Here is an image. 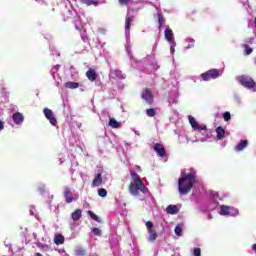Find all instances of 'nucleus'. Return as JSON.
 I'll return each mask as SVG.
<instances>
[{
    "label": "nucleus",
    "mask_w": 256,
    "mask_h": 256,
    "mask_svg": "<svg viewBox=\"0 0 256 256\" xmlns=\"http://www.w3.org/2000/svg\"><path fill=\"white\" fill-rule=\"evenodd\" d=\"M198 181L197 172L195 170H191L189 173L182 171L178 180V191L180 195H187V193L193 189V185H196Z\"/></svg>",
    "instance_id": "obj_1"
},
{
    "label": "nucleus",
    "mask_w": 256,
    "mask_h": 256,
    "mask_svg": "<svg viewBox=\"0 0 256 256\" xmlns=\"http://www.w3.org/2000/svg\"><path fill=\"white\" fill-rule=\"evenodd\" d=\"M188 121L194 131H196V139L192 143H205L209 141L212 137L211 130L207 129L205 124H200L197 122L195 117L189 115Z\"/></svg>",
    "instance_id": "obj_2"
},
{
    "label": "nucleus",
    "mask_w": 256,
    "mask_h": 256,
    "mask_svg": "<svg viewBox=\"0 0 256 256\" xmlns=\"http://www.w3.org/2000/svg\"><path fill=\"white\" fill-rule=\"evenodd\" d=\"M133 19L134 17L129 15V11L127 13L126 16V21H125V37H126V52L127 55L129 57V59L131 60V65L134 67V69H141L142 65H143V61H137V59H135L133 57V53L131 52V23H133Z\"/></svg>",
    "instance_id": "obj_3"
},
{
    "label": "nucleus",
    "mask_w": 256,
    "mask_h": 256,
    "mask_svg": "<svg viewBox=\"0 0 256 256\" xmlns=\"http://www.w3.org/2000/svg\"><path fill=\"white\" fill-rule=\"evenodd\" d=\"M130 175L132 177V181L129 186L130 194L134 197H137V195H139V191L141 193H147V188L145 187V184H143V181L141 180V177H139V174L134 170H131Z\"/></svg>",
    "instance_id": "obj_4"
},
{
    "label": "nucleus",
    "mask_w": 256,
    "mask_h": 256,
    "mask_svg": "<svg viewBox=\"0 0 256 256\" xmlns=\"http://www.w3.org/2000/svg\"><path fill=\"white\" fill-rule=\"evenodd\" d=\"M237 81L238 83H240V85H242V87H245V89H252V93H256V83L255 80H253V78H251L250 76L247 75H241L237 77Z\"/></svg>",
    "instance_id": "obj_5"
},
{
    "label": "nucleus",
    "mask_w": 256,
    "mask_h": 256,
    "mask_svg": "<svg viewBox=\"0 0 256 256\" xmlns=\"http://www.w3.org/2000/svg\"><path fill=\"white\" fill-rule=\"evenodd\" d=\"M223 75V70L220 69H210L200 75L201 81H211L219 79Z\"/></svg>",
    "instance_id": "obj_6"
},
{
    "label": "nucleus",
    "mask_w": 256,
    "mask_h": 256,
    "mask_svg": "<svg viewBox=\"0 0 256 256\" xmlns=\"http://www.w3.org/2000/svg\"><path fill=\"white\" fill-rule=\"evenodd\" d=\"M219 214L223 217H239V209L233 206L221 205Z\"/></svg>",
    "instance_id": "obj_7"
},
{
    "label": "nucleus",
    "mask_w": 256,
    "mask_h": 256,
    "mask_svg": "<svg viewBox=\"0 0 256 256\" xmlns=\"http://www.w3.org/2000/svg\"><path fill=\"white\" fill-rule=\"evenodd\" d=\"M145 226L148 233L147 241L149 243L155 242L157 240V231L155 230V225L151 221H146Z\"/></svg>",
    "instance_id": "obj_8"
},
{
    "label": "nucleus",
    "mask_w": 256,
    "mask_h": 256,
    "mask_svg": "<svg viewBox=\"0 0 256 256\" xmlns=\"http://www.w3.org/2000/svg\"><path fill=\"white\" fill-rule=\"evenodd\" d=\"M167 102L169 107L177 105L179 102V87L173 86L172 90L168 93Z\"/></svg>",
    "instance_id": "obj_9"
},
{
    "label": "nucleus",
    "mask_w": 256,
    "mask_h": 256,
    "mask_svg": "<svg viewBox=\"0 0 256 256\" xmlns=\"http://www.w3.org/2000/svg\"><path fill=\"white\" fill-rule=\"evenodd\" d=\"M63 197L65 199V203L68 204L73 203V201H77V199H79V196L77 194H73L71 188L69 187H64Z\"/></svg>",
    "instance_id": "obj_10"
},
{
    "label": "nucleus",
    "mask_w": 256,
    "mask_h": 256,
    "mask_svg": "<svg viewBox=\"0 0 256 256\" xmlns=\"http://www.w3.org/2000/svg\"><path fill=\"white\" fill-rule=\"evenodd\" d=\"M75 29L77 31H81L85 25H87V18L85 17V13L81 12L78 14V19L74 21Z\"/></svg>",
    "instance_id": "obj_11"
},
{
    "label": "nucleus",
    "mask_w": 256,
    "mask_h": 256,
    "mask_svg": "<svg viewBox=\"0 0 256 256\" xmlns=\"http://www.w3.org/2000/svg\"><path fill=\"white\" fill-rule=\"evenodd\" d=\"M105 183H107V179L103 177L102 173H98L92 181V187H101V185H105Z\"/></svg>",
    "instance_id": "obj_12"
},
{
    "label": "nucleus",
    "mask_w": 256,
    "mask_h": 256,
    "mask_svg": "<svg viewBox=\"0 0 256 256\" xmlns=\"http://www.w3.org/2000/svg\"><path fill=\"white\" fill-rule=\"evenodd\" d=\"M148 5H152V7L156 8L157 11V15H158V23H159V29H161L163 27V25H165V17H163V14H161V8L159 6H157L155 3L153 2H149L147 1Z\"/></svg>",
    "instance_id": "obj_13"
},
{
    "label": "nucleus",
    "mask_w": 256,
    "mask_h": 256,
    "mask_svg": "<svg viewBox=\"0 0 256 256\" xmlns=\"http://www.w3.org/2000/svg\"><path fill=\"white\" fill-rule=\"evenodd\" d=\"M12 121L14 125L20 127V125H23V122L25 121V116L23 115V113L16 111L12 114Z\"/></svg>",
    "instance_id": "obj_14"
},
{
    "label": "nucleus",
    "mask_w": 256,
    "mask_h": 256,
    "mask_svg": "<svg viewBox=\"0 0 256 256\" xmlns=\"http://www.w3.org/2000/svg\"><path fill=\"white\" fill-rule=\"evenodd\" d=\"M44 115L46 119L53 125L54 127L57 126V118H55V114H53V111L49 108L44 109Z\"/></svg>",
    "instance_id": "obj_15"
},
{
    "label": "nucleus",
    "mask_w": 256,
    "mask_h": 256,
    "mask_svg": "<svg viewBox=\"0 0 256 256\" xmlns=\"http://www.w3.org/2000/svg\"><path fill=\"white\" fill-rule=\"evenodd\" d=\"M142 99H144V101L148 103V105H151V103H153V93L151 92V90L145 89L142 92Z\"/></svg>",
    "instance_id": "obj_16"
},
{
    "label": "nucleus",
    "mask_w": 256,
    "mask_h": 256,
    "mask_svg": "<svg viewBox=\"0 0 256 256\" xmlns=\"http://www.w3.org/2000/svg\"><path fill=\"white\" fill-rule=\"evenodd\" d=\"M164 37L169 44L175 43V34H173V30H171L169 27H167L164 31Z\"/></svg>",
    "instance_id": "obj_17"
},
{
    "label": "nucleus",
    "mask_w": 256,
    "mask_h": 256,
    "mask_svg": "<svg viewBox=\"0 0 256 256\" xmlns=\"http://www.w3.org/2000/svg\"><path fill=\"white\" fill-rule=\"evenodd\" d=\"M153 149L157 153L158 157H165V155L167 153L165 151V147L162 146V144H159V143L154 144Z\"/></svg>",
    "instance_id": "obj_18"
},
{
    "label": "nucleus",
    "mask_w": 256,
    "mask_h": 256,
    "mask_svg": "<svg viewBox=\"0 0 256 256\" xmlns=\"http://www.w3.org/2000/svg\"><path fill=\"white\" fill-rule=\"evenodd\" d=\"M109 77L110 79H125V74L121 70H111Z\"/></svg>",
    "instance_id": "obj_19"
},
{
    "label": "nucleus",
    "mask_w": 256,
    "mask_h": 256,
    "mask_svg": "<svg viewBox=\"0 0 256 256\" xmlns=\"http://www.w3.org/2000/svg\"><path fill=\"white\" fill-rule=\"evenodd\" d=\"M247 145H249V142L247 140H241L235 147L234 151L237 153H240V151H243L246 149Z\"/></svg>",
    "instance_id": "obj_20"
},
{
    "label": "nucleus",
    "mask_w": 256,
    "mask_h": 256,
    "mask_svg": "<svg viewBox=\"0 0 256 256\" xmlns=\"http://www.w3.org/2000/svg\"><path fill=\"white\" fill-rule=\"evenodd\" d=\"M83 5H94V7H97L98 5H101V3H105V0H80Z\"/></svg>",
    "instance_id": "obj_21"
},
{
    "label": "nucleus",
    "mask_w": 256,
    "mask_h": 256,
    "mask_svg": "<svg viewBox=\"0 0 256 256\" xmlns=\"http://www.w3.org/2000/svg\"><path fill=\"white\" fill-rule=\"evenodd\" d=\"M83 216V210L82 209H76L74 212L71 214V219L73 221H79L81 217Z\"/></svg>",
    "instance_id": "obj_22"
},
{
    "label": "nucleus",
    "mask_w": 256,
    "mask_h": 256,
    "mask_svg": "<svg viewBox=\"0 0 256 256\" xmlns=\"http://www.w3.org/2000/svg\"><path fill=\"white\" fill-rule=\"evenodd\" d=\"M216 137L219 141L225 139V129L222 126L216 128Z\"/></svg>",
    "instance_id": "obj_23"
},
{
    "label": "nucleus",
    "mask_w": 256,
    "mask_h": 256,
    "mask_svg": "<svg viewBox=\"0 0 256 256\" xmlns=\"http://www.w3.org/2000/svg\"><path fill=\"white\" fill-rule=\"evenodd\" d=\"M166 213H168V215H177L179 208L176 205H169L166 208Z\"/></svg>",
    "instance_id": "obj_24"
},
{
    "label": "nucleus",
    "mask_w": 256,
    "mask_h": 256,
    "mask_svg": "<svg viewBox=\"0 0 256 256\" xmlns=\"http://www.w3.org/2000/svg\"><path fill=\"white\" fill-rule=\"evenodd\" d=\"M108 125L112 129H121V122H118L115 118H110Z\"/></svg>",
    "instance_id": "obj_25"
},
{
    "label": "nucleus",
    "mask_w": 256,
    "mask_h": 256,
    "mask_svg": "<svg viewBox=\"0 0 256 256\" xmlns=\"http://www.w3.org/2000/svg\"><path fill=\"white\" fill-rule=\"evenodd\" d=\"M248 29H252L253 33L256 32V17L251 16V18L248 19Z\"/></svg>",
    "instance_id": "obj_26"
},
{
    "label": "nucleus",
    "mask_w": 256,
    "mask_h": 256,
    "mask_svg": "<svg viewBox=\"0 0 256 256\" xmlns=\"http://www.w3.org/2000/svg\"><path fill=\"white\" fill-rule=\"evenodd\" d=\"M184 42L189 44L184 48V51H188V49H193V47H195V39H193V38L188 37V38L184 39Z\"/></svg>",
    "instance_id": "obj_27"
},
{
    "label": "nucleus",
    "mask_w": 256,
    "mask_h": 256,
    "mask_svg": "<svg viewBox=\"0 0 256 256\" xmlns=\"http://www.w3.org/2000/svg\"><path fill=\"white\" fill-rule=\"evenodd\" d=\"M54 243L55 245H63L65 243V237L61 234H56L54 236Z\"/></svg>",
    "instance_id": "obj_28"
},
{
    "label": "nucleus",
    "mask_w": 256,
    "mask_h": 256,
    "mask_svg": "<svg viewBox=\"0 0 256 256\" xmlns=\"http://www.w3.org/2000/svg\"><path fill=\"white\" fill-rule=\"evenodd\" d=\"M86 77L89 79V81H95V79H97V72H95L93 69H90L86 72Z\"/></svg>",
    "instance_id": "obj_29"
},
{
    "label": "nucleus",
    "mask_w": 256,
    "mask_h": 256,
    "mask_svg": "<svg viewBox=\"0 0 256 256\" xmlns=\"http://www.w3.org/2000/svg\"><path fill=\"white\" fill-rule=\"evenodd\" d=\"M64 87L66 89H79V83L68 81V82L64 83Z\"/></svg>",
    "instance_id": "obj_30"
},
{
    "label": "nucleus",
    "mask_w": 256,
    "mask_h": 256,
    "mask_svg": "<svg viewBox=\"0 0 256 256\" xmlns=\"http://www.w3.org/2000/svg\"><path fill=\"white\" fill-rule=\"evenodd\" d=\"M36 247H38V249L43 251L44 253H47V251H51V247H49V245L43 244L41 242L36 243Z\"/></svg>",
    "instance_id": "obj_31"
},
{
    "label": "nucleus",
    "mask_w": 256,
    "mask_h": 256,
    "mask_svg": "<svg viewBox=\"0 0 256 256\" xmlns=\"http://www.w3.org/2000/svg\"><path fill=\"white\" fill-rule=\"evenodd\" d=\"M59 69H61V65H55L52 69H51V75L53 77V79H57V77H59Z\"/></svg>",
    "instance_id": "obj_32"
},
{
    "label": "nucleus",
    "mask_w": 256,
    "mask_h": 256,
    "mask_svg": "<svg viewBox=\"0 0 256 256\" xmlns=\"http://www.w3.org/2000/svg\"><path fill=\"white\" fill-rule=\"evenodd\" d=\"M175 235L177 237H182L183 236V224H178L175 229H174Z\"/></svg>",
    "instance_id": "obj_33"
},
{
    "label": "nucleus",
    "mask_w": 256,
    "mask_h": 256,
    "mask_svg": "<svg viewBox=\"0 0 256 256\" xmlns=\"http://www.w3.org/2000/svg\"><path fill=\"white\" fill-rule=\"evenodd\" d=\"M243 7H245L246 11L249 13L250 17L253 15V11L251 10V6H249V2L246 0L242 2Z\"/></svg>",
    "instance_id": "obj_34"
},
{
    "label": "nucleus",
    "mask_w": 256,
    "mask_h": 256,
    "mask_svg": "<svg viewBox=\"0 0 256 256\" xmlns=\"http://www.w3.org/2000/svg\"><path fill=\"white\" fill-rule=\"evenodd\" d=\"M88 215L89 217H91V219H93L94 221H97V223H101V219H99V216L93 213V211L89 210Z\"/></svg>",
    "instance_id": "obj_35"
},
{
    "label": "nucleus",
    "mask_w": 256,
    "mask_h": 256,
    "mask_svg": "<svg viewBox=\"0 0 256 256\" xmlns=\"http://www.w3.org/2000/svg\"><path fill=\"white\" fill-rule=\"evenodd\" d=\"M243 48L245 49V55H251L253 53V48L249 47L248 44H243Z\"/></svg>",
    "instance_id": "obj_36"
},
{
    "label": "nucleus",
    "mask_w": 256,
    "mask_h": 256,
    "mask_svg": "<svg viewBox=\"0 0 256 256\" xmlns=\"http://www.w3.org/2000/svg\"><path fill=\"white\" fill-rule=\"evenodd\" d=\"M75 255L77 256H85L86 255V252H85V249L79 247L75 250Z\"/></svg>",
    "instance_id": "obj_37"
},
{
    "label": "nucleus",
    "mask_w": 256,
    "mask_h": 256,
    "mask_svg": "<svg viewBox=\"0 0 256 256\" xmlns=\"http://www.w3.org/2000/svg\"><path fill=\"white\" fill-rule=\"evenodd\" d=\"M3 113V108L0 107V117H2ZM3 129H5V122L3 120H0V133L1 131H3Z\"/></svg>",
    "instance_id": "obj_38"
},
{
    "label": "nucleus",
    "mask_w": 256,
    "mask_h": 256,
    "mask_svg": "<svg viewBox=\"0 0 256 256\" xmlns=\"http://www.w3.org/2000/svg\"><path fill=\"white\" fill-rule=\"evenodd\" d=\"M98 195L99 197H107V190H105V188H99Z\"/></svg>",
    "instance_id": "obj_39"
},
{
    "label": "nucleus",
    "mask_w": 256,
    "mask_h": 256,
    "mask_svg": "<svg viewBox=\"0 0 256 256\" xmlns=\"http://www.w3.org/2000/svg\"><path fill=\"white\" fill-rule=\"evenodd\" d=\"M170 45V53L171 55H175V47H177V42H172Z\"/></svg>",
    "instance_id": "obj_40"
},
{
    "label": "nucleus",
    "mask_w": 256,
    "mask_h": 256,
    "mask_svg": "<svg viewBox=\"0 0 256 256\" xmlns=\"http://www.w3.org/2000/svg\"><path fill=\"white\" fill-rule=\"evenodd\" d=\"M223 119H224V121H226V122L231 121V113H230V112H225V113L223 114Z\"/></svg>",
    "instance_id": "obj_41"
},
{
    "label": "nucleus",
    "mask_w": 256,
    "mask_h": 256,
    "mask_svg": "<svg viewBox=\"0 0 256 256\" xmlns=\"http://www.w3.org/2000/svg\"><path fill=\"white\" fill-rule=\"evenodd\" d=\"M148 117H155V109L150 108L146 110Z\"/></svg>",
    "instance_id": "obj_42"
},
{
    "label": "nucleus",
    "mask_w": 256,
    "mask_h": 256,
    "mask_svg": "<svg viewBox=\"0 0 256 256\" xmlns=\"http://www.w3.org/2000/svg\"><path fill=\"white\" fill-rule=\"evenodd\" d=\"M192 255L201 256V248H194Z\"/></svg>",
    "instance_id": "obj_43"
},
{
    "label": "nucleus",
    "mask_w": 256,
    "mask_h": 256,
    "mask_svg": "<svg viewBox=\"0 0 256 256\" xmlns=\"http://www.w3.org/2000/svg\"><path fill=\"white\" fill-rule=\"evenodd\" d=\"M92 233L97 237H101V230H99V228H92Z\"/></svg>",
    "instance_id": "obj_44"
},
{
    "label": "nucleus",
    "mask_w": 256,
    "mask_h": 256,
    "mask_svg": "<svg viewBox=\"0 0 256 256\" xmlns=\"http://www.w3.org/2000/svg\"><path fill=\"white\" fill-rule=\"evenodd\" d=\"M234 101L235 103H237V105H241V96H239L238 94H235Z\"/></svg>",
    "instance_id": "obj_45"
},
{
    "label": "nucleus",
    "mask_w": 256,
    "mask_h": 256,
    "mask_svg": "<svg viewBox=\"0 0 256 256\" xmlns=\"http://www.w3.org/2000/svg\"><path fill=\"white\" fill-rule=\"evenodd\" d=\"M253 41H255V38H248L245 40V45H253Z\"/></svg>",
    "instance_id": "obj_46"
},
{
    "label": "nucleus",
    "mask_w": 256,
    "mask_h": 256,
    "mask_svg": "<svg viewBox=\"0 0 256 256\" xmlns=\"http://www.w3.org/2000/svg\"><path fill=\"white\" fill-rule=\"evenodd\" d=\"M151 67H152L153 71H157L160 66H159V64H157V62H152Z\"/></svg>",
    "instance_id": "obj_47"
},
{
    "label": "nucleus",
    "mask_w": 256,
    "mask_h": 256,
    "mask_svg": "<svg viewBox=\"0 0 256 256\" xmlns=\"http://www.w3.org/2000/svg\"><path fill=\"white\" fill-rule=\"evenodd\" d=\"M50 51H51V54H52V55H56L57 57H59L60 54L57 52V50L55 49V47H53V46L50 47Z\"/></svg>",
    "instance_id": "obj_48"
},
{
    "label": "nucleus",
    "mask_w": 256,
    "mask_h": 256,
    "mask_svg": "<svg viewBox=\"0 0 256 256\" xmlns=\"http://www.w3.org/2000/svg\"><path fill=\"white\" fill-rule=\"evenodd\" d=\"M151 60V61H155V54H151V55H148L146 58H145V61H147V60Z\"/></svg>",
    "instance_id": "obj_49"
},
{
    "label": "nucleus",
    "mask_w": 256,
    "mask_h": 256,
    "mask_svg": "<svg viewBox=\"0 0 256 256\" xmlns=\"http://www.w3.org/2000/svg\"><path fill=\"white\" fill-rule=\"evenodd\" d=\"M101 115H102V117H109V111L103 110Z\"/></svg>",
    "instance_id": "obj_50"
},
{
    "label": "nucleus",
    "mask_w": 256,
    "mask_h": 256,
    "mask_svg": "<svg viewBox=\"0 0 256 256\" xmlns=\"http://www.w3.org/2000/svg\"><path fill=\"white\" fill-rule=\"evenodd\" d=\"M129 1H131V0H119V3L121 5H127L129 3Z\"/></svg>",
    "instance_id": "obj_51"
},
{
    "label": "nucleus",
    "mask_w": 256,
    "mask_h": 256,
    "mask_svg": "<svg viewBox=\"0 0 256 256\" xmlns=\"http://www.w3.org/2000/svg\"><path fill=\"white\" fill-rule=\"evenodd\" d=\"M68 13H70V15L68 17H73V15H75V10H69Z\"/></svg>",
    "instance_id": "obj_52"
},
{
    "label": "nucleus",
    "mask_w": 256,
    "mask_h": 256,
    "mask_svg": "<svg viewBox=\"0 0 256 256\" xmlns=\"http://www.w3.org/2000/svg\"><path fill=\"white\" fill-rule=\"evenodd\" d=\"M30 215H35V208L33 207L30 208Z\"/></svg>",
    "instance_id": "obj_53"
},
{
    "label": "nucleus",
    "mask_w": 256,
    "mask_h": 256,
    "mask_svg": "<svg viewBox=\"0 0 256 256\" xmlns=\"http://www.w3.org/2000/svg\"><path fill=\"white\" fill-rule=\"evenodd\" d=\"M251 249H252V251L255 252V255H256V244H253V245L251 246Z\"/></svg>",
    "instance_id": "obj_54"
},
{
    "label": "nucleus",
    "mask_w": 256,
    "mask_h": 256,
    "mask_svg": "<svg viewBox=\"0 0 256 256\" xmlns=\"http://www.w3.org/2000/svg\"><path fill=\"white\" fill-rule=\"evenodd\" d=\"M118 246H119V242H116V244L111 243L112 249H113L114 247H118Z\"/></svg>",
    "instance_id": "obj_55"
},
{
    "label": "nucleus",
    "mask_w": 256,
    "mask_h": 256,
    "mask_svg": "<svg viewBox=\"0 0 256 256\" xmlns=\"http://www.w3.org/2000/svg\"><path fill=\"white\" fill-rule=\"evenodd\" d=\"M5 247H8V249L11 251V244H5Z\"/></svg>",
    "instance_id": "obj_56"
},
{
    "label": "nucleus",
    "mask_w": 256,
    "mask_h": 256,
    "mask_svg": "<svg viewBox=\"0 0 256 256\" xmlns=\"http://www.w3.org/2000/svg\"><path fill=\"white\" fill-rule=\"evenodd\" d=\"M132 131L135 133V135H139V131L132 129Z\"/></svg>",
    "instance_id": "obj_57"
},
{
    "label": "nucleus",
    "mask_w": 256,
    "mask_h": 256,
    "mask_svg": "<svg viewBox=\"0 0 256 256\" xmlns=\"http://www.w3.org/2000/svg\"><path fill=\"white\" fill-rule=\"evenodd\" d=\"M99 31H100V33H105V29H103V28H100Z\"/></svg>",
    "instance_id": "obj_58"
},
{
    "label": "nucleus",
    "mask_w": 256,
    "mask_h": 256,
    "mask_svg": "<svg viewBox=\"0 0 256 256\" xmlns=\"http://www.w3.org/2000/svg\"><path fill=\"white\" fill-rule=\"evenodd\" d=\"M81 122H79V123H77V127H78V129H81Z\"/></svg>",
    "instance_id": "obj_59"
},
{
    "label": "nucleus",
    "mask_w": 256,
    "mask_h": 256,
    "mask_svg": "<svg viewBox=\"0 0 256 256\" xmlns=\"http://www.w3.org/2000/svg\"><path fill=\"white\" fill-rule=\"evenodd\" d=\"M35 256H43V254L37 252V253L35 254Z\"/></svg>",
    "instance_id": "obj_60"
},
{
    "label": "nucleus",
    "mask_w": 256,
    "mask_h": 256,
    "mask_svg": "<svg viewBox=\"0 0 256 256\" xmlns=\"http://www.w3.org/2000/svg\"><path fill=\"white\" fill-rule=\"evenodd\" d=\"M213 197L215 199L216 197H218V194L217 193L213 194Z\"/></svg>",
    "instance_id": "obj_61"
},
{
    "label": "nucleus",
    "mask_w": 256,
    "mask_h": 256,
    "mask_svg": "<svg viewBox=\"0 0 256 256\" xmlns=\"http://www.w3.org/2000/svg\"><path fill=\"white\" fill-rule=\"evenodd\" d=\"M56 87H59V82H56Z\"/></svg>",
    "instance_id": "obj_62"
},
{
    "label": "nucleus",
    "mask_w": 256,
    "mask_h": 256,
    "mask_svg": "<svg viewBox=\"0 0 256 256\" xmlns=\"http://www.w3.org/2000/svg\"><path fill=\"white\" fill-rule=\"evenodd\" d=\"M157 48V44L156 45H154V49H156Z\"/></svg>",
    "instance_id": "obj_63"
},
{
    "label": "nucleus",
    "mask_w": 256,
    "mask_h": 256,
    "mask_svg": "<svg viewBox=\"0 0 256 256\" xmlns=\"http://www.w3.org/2000/svg\"><path fill=\"white\" fill-rule=\"evenodd\" d=\"M255 65H256V58H255Z\"/></svg>",
    "instance_id": "obj_64"
}]
</instances>
